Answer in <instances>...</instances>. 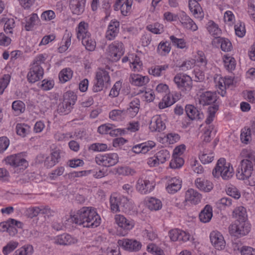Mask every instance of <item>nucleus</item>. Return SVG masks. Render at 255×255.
Instances as JSON below:
<instances>
[{"instance_id": "nucleus-1", "label": "nucleus", "mask_w": 255, "mask_h": 255, "mask_svg": "<svg viewBox=\"0 0 255 255\" xmlns=\"http://www.w3.org/2000/svg\"><path fill=\"white\" fill-rule=\"evenodd\" d=\"M71 220L84 228H95L101 223L97 209L93 207H83L71 215Z\"/></svg>"}, {"instance_id": "nucleus-2", "label": "nucleus", "mask_w": 255, "mask_h": 255, "mask_svg": "<svg viewBox=\"0 0 255 255\" xmlns=\"http://www.w3.org/2000/svg\"><path fill=\"white\" fill-rule=\"evenodd\" d=\"M212 174L215 177L221 176L224 180H229L234 174V169L230 163H227L225 158H220L213 170Z\"/></svg>"}, {"instance_id": "nucleus-3", "label": "nucleus", "mask_w": 255, "mask_h": 255, "mask_svg": "<svg viewBox=\"0 0 255 255\" xmlns=\"http://www.w3.org/2000/svg\"><path fill=\"white\" fill-rule=\"evenodd\" d=\"M251 230V224L248 221L236 220L229 227L231 236L237 238L247 235Z\"/></svg>"}, {"instance_id": "nucleus-4", "label": "nucleus", "mask_w": 255, "mask_h": 255, "mask_svg": "<svg viewBox=\"0 0 255 255\" xmlns=\"http://www.w3.org/2000/svg\"><path fill=\"white\" fill-rule=\"evenodd\" d=\"M115 224L117 225V232L119 235L126 236L128 232L134 227V222L129 218H127L121 214H116L114 217Z\"/></svg>"}, {"instance_id": "nucleus-5", "label": "nucleus", "mask_w": 255, "mask_h": 255, "mask_svg": "<svg viewBox=\"0 0 255 255\" xmlns=\"http://www.w3.org/2000/svg\"><path fill=\"white\" fill-rule=\"evenodd\" d=\"M77 96L73 92H67L64 94L63 101L59 104L57 107V113L60 115L68 114L75 104Z\"/></svg>"}, {"instance_id": "nucleus-6", "label": "nucleus", "mask_w": 255, "mask_h": 255, "mask_svg": "<svg viewBox=\"0 0 255 255\" xmlns=\"http://www.w3.org/2000/svg\"><path fill=\"white\" fill-rule=\"evenodd\" d=\"M173 82L177 89L183 94H187L192 89V78L186 74L177 73L173 78Z\"/></svg>"}, {"instance_id": "nucleus-7", "label": "nucleus", "mask_w": 255, "mask_h": 255, "mask_svg": "<svg viewBox=\"0 0 255 255\" xmlns=\"http://www.w3.org/2000/svg\"><path fill=\"white\" fill-rule=\"evenodd\" d=\"M95 159L99 165L110 167L118 163L119 157L117 153L110 152L99 154L96 156Z\"/></svg>"}, {"instance_id": "nucleus-8", "label": "nucleus", "mask_w": 255, "mask_h": 255, "mask_svg": "<svg viewBox=\"0 0 255 255\" xmlns=\"http://www.w3.org/2000/svg\"><path fill=\"white\" fill-rule=\"evenodd\" d=\"M5 161L6 164L17 170H23L28 166V162L25 159L22 153L8 156L5 158Z\"/></svg>"}, {"instance_id": "nucleus-9", "label": "nucleus", "mask_w": 255, "mask_h": 255, "mask_svg": "<svg viewBox=\"0 0 255 255\" xmlns=\"http://www.w3.org/2000/svg\"><path fill=\"white\" fill-rule=\"evenodd\" d=\"M110 82L109 73L106 70H100L96 73L95 81L92 88L93 92L97 93L102 91L105 85L108 84Z\"/></svg>"}, {"instance_id": "nucleus-10", "label": "nucleus", "mask_w": 255, "mask_h": 255, "mask_svg": "<svg viewBox=\"0 0 255 255\" xmlns=\"http://www.w3.org/2000/svg\"><path fill=\"white\" fill-rule=\"evenodd\" d=\"M254 170L253 163L247 160H242L237 170L236 176L240 180H246L252 175Z\"/></svg>"}, {"instance_id": "nucleus-11", "label": "nucleus", "mask_w": 255, "mask_h": 255, "mask_svg": "<svg viewBox=\"0 0 255 255\" xmlns=\"http://www.w3.org/2000/svg\"><path fill=\"white\" fill-rule=\"evenodd\" d=\"M118 246L124 250L129 252H137L142 247L141 243L134 239L123 238L118 241Z\"/></svg>"}, {"instance_id": "nucleus-12", "label": "nucleus", "mask_w": 255, "mask_h": 255, "mask_svg": "<svg viewBox=\"0 0 255 255\" xmlns=\"http://www.w3.org/2000/svg\"><path fill=\"white\" fill-rule=\"evenodd\" d=\"M215 86L219 94L224 97L226 94V87L232 85L234 82V78L227 76L224 78L217 76L214 78Z\"/></svg>"}, {"instance_id": "nucleus-13", "label": "nucleus", "mask_w": 255, "mask_h": 255, "mask_svg": "<svg viewBox=\"0 0 255 255\" xmlns=\"http://www.w3.org/2000/svg\"><path fill=\"white\" fill-rule=\"evenodd\" d=\"M198 99L199 104L203 106L219 105L217 93L215 92L207 91L201 92L199 95Z\"/></svg>"}, {"instance_id": "nucleus-14", "label": "nucleus", "mask_w": 255, "mask_h": 255, "mask_svg": "<svg viewBox=\"0 0 255 255\" xmlns=\"http://www.w3.org/2000/svg\"><path fill=\"white\" fill-rule=\"evenodd\" d=\"M124 52L123 43L118 40L113 42L108 47L109 55L114 61L119 60Z\"/></svg>"}, {"instance_id": "nucleus-15", "label": "nucleus", "mask_w": 255, "mask_h": 255, "mask_svg": "<svg viewBox=\"0 0 255 255\" xmlns=\"http://www.w3.org/2000/svg\"><path fill=\"white\" fill-rule=\"evenodd\" d=\"M155 183L152 180H149L146 178H139L136 184V188L138 192L142 194H147L150 193L155 187Z\"/></svg>"}, {"instance_id": "nucleus-16", "label": "nucleus", "mask_w": 255, "mask_h": 255, "mask_svg": "<svg viewBox=\"0 0 255 255\" xmlns=\"http://www.w3.org/2000/svg\"><path fill=\"white\" fill-rule=\"evenodd\" d=\"M168 236L172 242L182 241L186 242L191 238L190 234L179 229H173L168 232Z\"/></svg>"}, {"instance_id": "nucleus-17", "label": "nucleus", "mask_w": 255, "mask_h": 255, "mask_svg": "<svg viewBox=\"0 0 255 255\" xmlns=\"http://www.w3.org/2000/svg\"><path fill=\"white\" fill-rule=\"evenodd\" d=\"M44 69L42 67L32 65L27 75L29 83H34L43 78Z\"/></svg>"}, {"instance_id": "nucleus-18", "label": "nucleus", "mask_w": 255, "mask_h": 255, "mask_svg": "<svg viewBox=\"0 0 255 255\" xmlns=\"http://www.w3.org/2000/svg\"><path fill=\"white\" fill-rule=\"evenodd\" d=\"M212 245L218 250H222L225 247L226 242L223 235L218 231H212L210 235Z\"/></svg>"}, {"instance_id": "nucleus-19", "label": "nucleus", "mask_w": 255, "mask_h": 255, "mask_svg": "<svg viewBox=\"0 0 255 255\" xmlns=\"http://www.w3.org/2000/svg\"><path fill=\"white\" fill-rule=\"evenodd\" d=\"M87 0H70L69 8L72 14L80 15L84 13Z\"/></svg>"}, {"instance_id": "nucleus-20", "label": "nucleus", "mask_w": 255, "mask_h": 255, "mask_svg": "<svg viewBox=\"0 0 255 255\" xmlns=\"http://www.w3.org/2000/svg\"><path fill=\"white\" fill-rule=\"evenodd\" d=\"M61 151L59 149L52 150L50 155L47 156L44 161V166L50 168L58 163L61 158Z\"/></svg>"}, {"instance_id": "nucleus-21", "label": "nucleus", "mask_w": 255, "mask_h": 255, "mask_svg": "<svg viewBox=\"0 0 255 255\" xmlns=\"http://www.w3.org/2000/svg\"><path fill=\"white\" fill-rule=\"evenodd\" d=\"M120 22L117 20H112L106 32V38L109 40H114L118 35L120 31Z\"/></svg>"}, {"instance_id": "nucleus-22", "label": "nucleus", "mask_w": 255, "mask_h": 255, "mask_svg": "<svg viewBox=\"0 0 255 255\" xmlns=\"http://www.w3.org/2000/svg\"><path fill=\"white\" fill-rule=\"evenodd\" d=\"M165 119L159 115L152 117L149 124V128L151 131H161L166 128Z\"/></svg>"}, {"instance_id": "nucleus-23", "label": "nucleus", "mask_w": 255, "mask_h": 255, "mask_svg": "<svg viewBox=\"0 0 255 255\" xmlns=\"http://www.w3.org/2000/svg\"><path fill=\"white\" fill-rule=\"evenodd\" d=\"M178 20H179L183 27L196 31L198 27L194 21L183 11H181L179 13Z\"/></svg>"}, {"instance_id": "nucleus-24", "label": "nucleus", "mask_w": 255, "mask_h": 255, "mask_svg": "<svg viewBox=\"0 0 255 255\" xmlns=\"http://www.w3.org/2000/svg\"><path fill=\"white\" fill-rule=\"evenodd\" d=\"M132 4V0L116 1L114 5V9L116 11L121 10L123 15L127 16L131 11Z\"/></svg>"}, {"instance_id": "nucleus-25", "label": "nucleus", "mask_w": 255, "mask_h": 255, "mask_svg": "<svg viewBox=\"0 0 255 255\" xmlns=\"http://www.w3.org/2000/svg\"><path fill=\"white\" fill-rule=\"evenodd\" d=\"M182 187V180L176 177L169 179L166 183V190L171 194H173L180 190Z\"/></svg>"}, {"instance_id": "nucleus-26", "label": "nucleus", "mask_w": 255, "mask_h": 255, "mask_svg": "<svg viewBox=\"0 0 255 255\" xmlns=\"http://www.w3.org/2000/svg\"><path fill=\"white\" fill-rule=\"evenodd\" d=\"M77 38L80 40L91 35L89 31V25L85 21H80L76 28Z\"/></svg>"}, {"instance_id": "nucleus-27", "label": "nucleus", "mask_w": 255, "mask_h": 255, "mask_svg": "<svg viewBox=\"0 0 255 255\" xmlns=\"http://www.w3.org/2000/svg\"><path fill=\"white\" fill-rule=\"evenodd\" d=\"M185 110L187 116L191 120H200L204 118L203 113L193 105H186Z\"/></svg>"}, {"instance_id": "nucleus-28", "label": "nucleus", "mask_w": 255, "mask_h": 255, "mask_svg": "<svg viewBox=\"0 0 255 255\" xmlns=\"http://www.w3.org/2000/svg\"><path fill=\"white\" fill-rule=\"evenodd\" d=\"M202 195L197 190L192 188L189 189L185 193V201L192 204L197 205L201 200Z\"/></svg>"}, {"instance_id": "nucleus-29", "label": "nucleus", "mask_w": 255, "mask_h": 255, "mask_svg": "<svg viewBox=\"0 0 255 255\" xmlns=\"http://www.w3.org/2000/svg\"><path fill=\"white\" fill-rule=\"evenodd\" d=\"M140 101L137 98L133 99L129 103L127 109H125L127 117L130 118L135 117L139 112Z\"/></svg>"}, {"instance_id": "nucleus-30", "label": "nucleus", "mask_w": 255, "mask_h": 255, "mask_svg": "<svg viewBox=\"0 0 255 255\" xmlns=\"http://www.w3.org/2000/svg\"><path fill=\"white\" fill-rule=\"evenodd\" d=\"M188 5L190 11L195 17L200 19L204 17V12L202 8L197 0H189Z\"/></svg>"}, {"instance_id": "nucleus-31", "label": "nucleus", "mask_w": 255, "mask_h": 255, "mask_svg": "<svg viewBox=\"0 0 255 255\" xmlns=\"http://www.w3.org/2000/svg\"><path fill=\"white\" fill-rule=\"evenodd\" d=\"M195 184L198 189L205 192L211 191L213 188L212 182L201 178H197L195 181Z\"/></svg>"}, {"instance_id": "nucleus-32", "label": "nucleus", "mask_w": 255, "mask_h": 255, "mask_svg": "<svg viewBox=\"0 0 255 255\" xmlns=\"http://www.w3.org/2000/svg\"><path fill=\"white\" fill-rule=\"evenodd\" d=\"M129 80L132 85L140 87L147 84L149 81V79L147 76L133 74L130 75Z\"/></svg>"}, {"instance_id": "nucleus-33", "label": "nucleus", "mask_w": 255, "mask_h": 255, "mask_svg": "<svg viewBox=\"0 0 255 255\" xmlns=\"http://www.w3.org/2000/svg\"><path fill=\"white\" fill-rule=\"evenodd\" d=\"M55 242L60 245L67 246L74 244L76 240L69 234H63L56 236Z\"/></svg>"}, {"instance_id": "nucleus-34", "label": "nucleus", "mask_w": 255, "mask_h": 255, "mask_svg": "<svg viewBox=\"0 0 255 255\" xmlns=\"http://www.w3.org/2000/svg\"><path fill=\"white\" fill-rule=\"evenodd\" d=\"M212 207L210 205H206L199 214V217L201 222L208 223L213 216Z\"/></svg>"}, {"instance_id": "nucleus-35", "label": "nucleus", "mask_w": 255, "mask_h": 255, "mask_svg": "<svg viewBox=\"0 0 255 255\" xmlns=\"http://www.w3.org/2000/svg\"><path fill=\"white\" fill-rule=\"evenodd\" d=\"M127 117V115L125 109L113 110L109 113V118L115 121H123L125 120Z\"/></svg>"}, {"instance_id": "nucleus-36", "label": "nucleus", "mask_w": 255, "mask_h": 255, "mask_svg": "<svg viewBox=\"0 0 255 255\" xmlns=\"http://www.w3.org/2000/svg\"><path fill=\"white\" fill-rule=\"evenodd\" d=\"M40 22V19L37 13H32L29 17L26 20L24 28L26 31H29L33 29L34 26Z\"/></svg>"}, {"instance_id": "nucleus-37", "label": "nucleus", "mask_w": 255, "mask_h": 255, "mask_svg": "<svg viewBox=\"0 0 255 255\" xmlns=\"http://www.w3.org/2000/svg\"><path fill=\"white\" fill-rule=\"evenodd\" d=\"M73 75V71L70 68L67 67L62 69L58 75L60 82L65 83L70 80Z\"/></svg>"}, {"instance_id": "nucleus-38", "label": "nucleus", "mask_w": 255, "mask_h": 255, "mask_svg": "<svg viewBox=\"0 0 255 255\" xmlns=\"http://www.w3.org/2000/svg\"><path fill=\"white\" fill-rule=\"evenodd\" d=\"M170 43L168 41H161L158 44L157 48V53L162 56H166L171 51Z\"/></svg>"}, {"instance_id": "nucleus-39", "label": "nucleus", "mask_w": 255, "mask_h": 255, "mask_svg": "<svg viewBox=\"0 0 255 255\" xmlns=\"http://www.w3.org/2000/svg\"><path fill=\"white\" fill-rule=\"evenodd\" d=\"M72 33L68 32L64 34L61 45L58 47V51L59 53L65 52L71 45Z\"/></svg>"}, {"instance_id": "nucleus-40", "label": "nucleus", "mask_w": 255, "mask_h": 255, "mask_svg": "<svg viewBox=\"0 0 255 255\" xmlns=\"http://www.w3.org/2000/svg\"><path fill=\"white\" fill-rule=\"evenodd\" d=\"M233 216L236 220L248 221L246 209L243 206L236 208L233 212Z\"/></svg>"}, {"instance_id": "nucleus-41", "label": "nucleus", "mask_w": 255, "mask_h": 255, "mask_svg": "<svg viewBox=\"0 0 255 255\" xmlns=\"http://www.w3.org/2000/svg\"><path fill=\"white\" fill-rule=\"evenodd\" d=\"M223 60L224 67L227 70L231 72L235 69L236 63L234 57L227 54L224 55Z\"/></svg>"}, {"instance_id": "nucleus-42", "label": "nucleus", "mask_w": 255, "mask_h": 255, "mask_svg": "<svg viewBox=\"0 0 255 255\" xmlns=\"http://www.w3.org/2000/svg\"><path fill=\"white\" fill-rule=\"evenodd\" d=\"M217 40V43L220 45V47L222 51L228 52L231 51L233 49L232 44L228 38L219 37Z\"/></svg>"}, {"instance_id": "nucleus-43", "label": "nucleus", "mask_w": 255, "mask_h": 255, "mask_svg": "<svg viewBox=\"0 0 255 255\" xmlns=\"http://www.w3.org/2000/svg\"><path fill=\"white\" fill-rule=\"evenodd\" d=\"M13 114L15 116H19L25 111V105L20 100H16L12 102L11 105Z\"/></svg>"}, {"instance_id": "nucleus-44", "label": "nucleus", "mask_w": 255, "mask_h": 255, "mask_svg": "<svg viewBox=\"0 0 255 255\" xmlns=\"http://www.w3.org/2000/svg\"><path fill=\"white\" fill-rule=\"evenodd\" d=\"M82 45L89 51H93L96 47L95 40L92 38V35L85 37L81 40Z\"/></svg>"}, {"instance_id": "nucleus-45", "label": "nucleus", "mask_w": 255, "mask_h": 255, "mask_svg": "<svg viewBox=\"0 0 255 255\" xmlns=\"http://www.w3.org/2000/svg\"><path fill=\"white\" fill-rule=\"evenodd\" d=\"M169 39L173 46L181 49H187L188 48L187 42L183 38H178L174 35H171Z\"/></svg>"}, {"instance_id": "nucleus-46", "label": "nucleus", "mask_w": 255, "mask_h": 255, "mask_svg": "<svg viewBox=\"0 0 255 255\" xmlns=\"http://www.w3.org/2000/svg\"><path fill=\"white\" fill-rule=\"evenodd\" d=\"M33 252V246L31 245L27 244L17 249L14 252L13 255H32Z\"/></svg>"}, {"instance_id": "nucleus-47", "label": "nucleus", "mask_w": 255, "mask_h": 255, "mask_svg": "<svg viewBox=\"0 0 255 255\" xmlns=\"http://www.w3.org/2000/svg\"><path fill=\"white\" fill-rule=\"evenodd\" d=\"M147 206L150 210L157 211L161 209V201L156 198L150 197L147 202Z\"/></svg>"}, {"instance_id": "nucleus-48", "label": "nucleus", "mask_w": 255, "mask_h": 255, "mask_svg": "<svg viewBox=\"0 0 255 255\" xmlns=\"http://www.w3.org/2000/svg\"><path fill=\"white\" fill-rule=\"evenodd\" d=\"M218 110V104H215L209 107L208 109V116L205 120V123L207 126L210 125V124L213 121L215 116V114Z\"/></svg>"}, {"instance_id": "nucleus-49", "label": "nucleus", "mask_w": 255, "mask_h": 255, "mask_svg": "<svg viewBox=\"0 0 255 255\" xmlns=\"http://www.w3.org/2000/svg\"><path fill=\"white\" fill-rule=\"evenodd\" d=\"M240 139L242 143L248 144L252 140V132L250 128H244L241 131Z\"/></svg>"}, {"instance_id": "nucleus-50", "label": "nucleus", "mask_w": 255, "mask_h": 255, "mask_svg": "<svg viewBox=\"0 0 255 255\" xmlns=\"http://www.w3.org/2000/svg\"><path fill=\"white\" fill-rule=\"evenodd\" d=\"M138 94H141L142 99L144 101L149 103L152 102L155 97L154 92L152 90L146 88L145 89V90H140Z\"/></svg>"}, {"instance_id": "nucleus-51", "label": "nucleus", "mask_w": 255, "mask_h": 255, "mask_svg": "<svg viewBox=\"0 0 255 255\" xmlns=\"http://www.w3.org/2000/svg\"><path fill=\"white\" fill-rule=\"evenodd\" d=\"M119 204L121 210L125 212H128L131 208V203L128 199L123 195H119Z\"/></svg>"}, {"instance_id": "nucleus-52", "label": "nucleus", "mask_w": 255, "mask_h": 255, "mask_svg": "<svg viewBox=\"0 0 255 255\" xmlns=\"http://www.w3.org/2000/svg\"><path fill=\"white\" fill-rule=\"evenodd\" d=\"M142 63L139 57L136 55H132L131 60H130L129 66L134 71H139L142 69Z\"/></svg>"}, {"instance_id": "nucleus-53", "label": "nucleus", "mask_w": 255, "mask_h": 255, "mask_svg": "<svg viewBox=\"0 0 255 255\" xmlns=\"http://www.w3.org/2000/svg\"><path fill=\"white\" fill-rule=\"evenodd\" d=\"M156 158L159 161V163L163 164L169 159L170 154L169 151L166 149H162L158 151L156 154Z\"/></svg>"}, {"instance_id": "nucleus-54", "label": "nucleus", "mask_w": 255, "mask_h": 255, "mask_svg": "<svg viewBox=\"0 0 255 255\" xmlns=\"http://www.w3.org/2000/svg\"><path fill=\"white\" fill-rule=\"evenodd\" d=\"M184 163V160L182 156L172 155L169 166L172 169L180 168L183 165Z\"/></svg>"}, {"instance_id": "nucleus-55", "label": "nucleus", "mask_w": 255, "mask_h": 255, "mask_svg": "<svg viewBox=\"0 0 255 255\" xmlns=\"http://www.w3.org/2000/svg\"><path fill=\"white\" fill-rule=\"evenodd\" d=\"M175 102L176 100L173 98L171 99L170 95L167 94L163 97L162 101L159 103L158 107L159 109H163L171 106Z\"/></svg>"}, {"instance_id": "nucleus-56", "label": "nucleus", "mask_w": 255, "mask_h": 255, "mask_svg": "<svg viewBox=\"0 0 255 255\" xmlns=\"http://www.w3.org/2000/svg\"><path fill=\"white\" fill-rule=\"evenodd\" d=\"M16 133L17 134L24 137L30 131V127L25 124H17L16 126Z\"/></svg>"}, {"instance_id": "nucleus-57", "label": "nucleus", "mask_w": 255, "mask_h": 255, "mask_svg": "<svg viewBox=\"0 0 255 255\" xmlns=\"http://www.w3.org/2000/svg\"><path fill=\"white\" fill-rule=\"evenodd\" d=\"M111 210L113 212H117L120 211L121 207L119 204V197L118 195H112L110 199Z\"/></svg>"}, {"instance_id": "nucleus-58", "label": "nucleus", "mask_w": 255, "mask_h": 255, "mask_svg": "<svg viewBox=\"0 0 255 255\" xmlns=\"http://www.w3.org/2000/svg\"><path fill=\"white\" fill-rule=\"evenodd\" d=\"M168 67L169 66L167 64L163 65H156L149 69V73L154 76L159 77L161 75L162 72L167 70Z\"/></svg>"}, {"instance_id": "nucleus-59", "label": "nucleus", "mask_w": 255, "mask_h": 255, "mask_svg": "<svg viewBox=\"0 0 255 255\" xmlns=\"http://www.w3.org/2000/svg\"><path fill=\"white\" fill-rule=\"evenodd\" d=\"M117 173L123 176H133L136 173V171L128 166H120L117 168Z\"/></svg>"}, {"instance_id": "nucleus-60", "label": "nucleus", "mask_w": 255, "mask_h": 255, "mask_svg": "<svg viewBox=\"0 0 255 255\" xmlns=\"http://www.w3.org/2000/svg\"><path fill=\"white\" fill-rule=\"evenodd\" d=\"M18 246V243L16 241H11L9 242L6 246L2 248V253L4 255H8L13 252Z\"/></svg>"}, {"instance_id": "nucleus-61", "label": "nucleus", "mask_w": 255, "mask_h": 255, "mask_svg": "<svg viewBox=\"0 0 255 255\" xmlns=\"http://www.w3.org/2000/svg\"><path fill=\"white\" fill-rule=\"evenodd\" d=\"M89 149L95 152H103L108 149V146L107 144L96 142L91 144Z\"/></svg>"}, {"instance_id": "nucleus-62", "label": "nucleus", "mask_w": 255, "mask_h": 255, "mask_svg": "<svg viewBox=\"0 0 255 255\" xmlns=\"http://www.w3.org/2000/svg\"><path fill=\"white\" fill-rule=\"evenodd\" d=\"M147 30L154 34H161L164 31L163 25L158 22L147 26Z\"/></svg>"}, {"instance_id": "nucleus-63", "label": "nucleus", "mask_w": 255, "mask_h": 255, "mask_svg": "<svg viewBox=\"0 0 255 255\" xmlns=\"http://www.w3.org/2000/svg\"><path fill=\"white\" fill-rule=\"evenodd\" d=\"M195 62L199 66L204 68L207 63V60L205 57L204 52L202 51H199L197 52V55L196 57Z\"/></svg>"}, {"instance_id": "nucleus-64", "label": "nucleus", "mask_w": 255, "mask_h": 255, "mask_svg": "<svg viewBox=\"0 0 255 255\" xmlns=\"http://www.w3.org/2000/svg\"><path fill=\"white\" fill-rule=\"evenodd\" d=\"M15 26V21L13 18H5V21L3 27L5 32L7 34H12L13 29Z\"/></svg>"}]
</instances>
